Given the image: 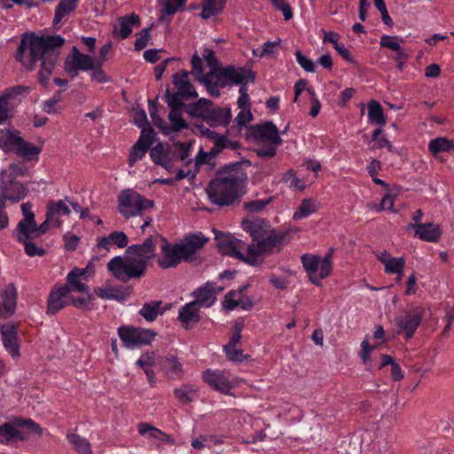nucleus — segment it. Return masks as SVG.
Returning a JSON list of instances; mask_svg holds the SVG:
<instances>
[{
	"instance_id": "bb28decb",
	"label": "nucleus",
	"mask_w": 454,
	"mask_h": 454,
	"mask_svg": "<svg viewBox=\"0 0 454 454\" xmlns=\"http://www.w3.org/2000/svg\"><path fill=\"white\" fill-rule=\"evenodd\" d=\"M242 228L249 233L254 241H259L271 229L269 223L260 218H247L242 221Z\"/></svg>"
},
{
	"instance_id": "a878e982",
	"label": "nucleus",
	"mask_w": 454,
	"mask_h": 454,
	"mask_svg": "<svg viewBox=\"0 0 454 454\" xmlns=\"http://www.w3.org/2000/svg\"><path fill=\"white\" fill-rule=\"evenodd\" d=\"M207 239L202 235H191L176 244L182 260L187 261L195 252L201 248Z\"/></svg>"
},
{
	"instance_id": "a19ab883",
	"label": "nucleus",
	"mask_w": 454,
	"mask_h": 454,
	"mask_svg": "<svg viewBox=\"0 0 454 454\" xmlns=\"http://www.w3.org/2000/svg\"><path fill=\"white\" fill-rule=\"evenodd\" d=\"M211 137L213 138L214 141V145L210 150V154L212 156H216L218 153H220L226 148L231 150H236L239 147V143L235 141H231L223 135H218L215 132H211Z\"/></svg>"
},
{
	"instance_id": "f03ea898",
	"label": "nucleus",
	"mask_w": 454,
	"mask_h": 454,
	"mask_svg": "<svg viewBox=\"0 0 454 454\" xmlns=\"http://www.w3.org/2000/svg\"><path fill=\"white\" fill-rule=\"evenodd\" d=\"M64 42L60 35L22 38L15 59L28 70L33 69L37 61H41L39 80L45 86L49 82Z\"/></svg>"
},
{
	"instance_id": "052dcab7",
	"label": "nucleus",
	"mask_w": 454,
	"mask_h": 454,
	"mask_svg": "<svg viewBox=\"0 0 454 454\" xmlns=\"http://www.w3.org/2000/svg\"><path fill=\"white\" fill-rule=\"evenodd\" d=\"M372 147L379 149L391 148L390 142L382 134V130L380 129H376L372 134Z\"/></svg>"
},
{
	"instance_id": "7c9ffc66",
	"label": "nucleus",
	"mask_w": 454,
	"mask_h": 454,
	"mask_svg": "<svg viewBox=\"0 0 454 454\" xmlns=\"http://www.w3.org/2000/svg\"><path fill=\"white\" fill-rule=\"evenodd\" d=\"M68 293L67 287H64L62 285L55 286L49 296V310L59 311L72 301L68 297Z\"/></svg>"
},
{
	"instance_id": "c03bdc74",
	"label": "nucleus",
	"mask_w": 454,
	"mask_h": 454,
	"mask_svg": "<svg viewBox=\"0 0 454 454\" xmlns=\"http://www.w3.org/2000/svg\"><path fill=\"white\" fill-rule=\"evenodd\" d=\"M28 168L22 162L12 163L0 172V179L15 180L18 177L27 176Z\"/></svg>"
},
{
	"instance_id": "6ab92c4d",
	"label": "nucleus",
	"mask_w": 454,
	"mask_h": 454,
	"mask_svg": "<svg viewBox=\"0 0 454 454\" xmlns=\"http://www.w3.org/2000/svg\"><path fill=\"white\" fill-rule=\"evenodd\" d=\"M17 323L0 324V333L3 345L13 357L20 356V345L18 343Z\"/></svg>"
},
{
	"instance_id": "ddd939ff",
	"label": "nucleus",
	"mask_w": 454,
	"mask_h": 454,
	"mask_svg": "<svg viewBox=\"0 0 454 454\" xmlns=\"http://www.w3.org/2000/svg\"><path fill=\"white\" fill-rule=\"evenodd\" d=\"M244 326L245 318L239 317L231 330L228 343L223 348V352L230 361L241 363L250 358V356L244 355L243 350L238 348L240 344L241 332L243 331Z\"/></svg>"
},
{
	"instance_id": "cd10ccee",
	"label": "nucleus",
	"mask_w": 454,
	"mask_h": 454,
	"mask_svg": "<svg viewBox=\"0 0 454 454\" xmlns=\"http://www.w3.org/2000/svg\"><path fill=\"white\" fill-rule=\"evenodd\" d=\"M71 210L67 200H50L47 204V220L54 221V226L59 227L61 223L59 217L62 215H69Z\"/></svg>"
},
{
	"instance_id": "e433bc0d",
	"label": "nucleus",
	"mask_w": 454,
	"mask_h": 454,
	"mask_svg": "<svg viewBox=\"0 0 454 454\" xmlns=\"http://www.w3.org/2000/svg\"><path fill=\"white\" fill-rule=\"evenodd\" d=\"M14 235L19 242L38 238L35 229V221L20 220L14 230Z\"/></svg>"
},
{
	"instance_id": "1a4fd4ad",
	"label": "nucleus",
	"mask_w": 454,
	"mask_h": 454,
	"mask_svg": "<svg viewBox=\"0 0 454 454\" xmlns=\"http://www.w3.org/2000/svg\"><path fill=\"white\" fill-rule=\"evenodd\" d=\"M86 274V269L74 268L67 274V284L62 286L67 287L68 292H79L86 294V297L73 299L72 302L77 309L90 310L94 309L92 307L93 298L90 294H89L88 286L83 282H82V279L85 280L87 278Z\"/></svg>"
},
{
	"instance_id": "c85d7f7f",
	"label": "nucleus",
	"mask_w": 454,
	"mask_h": 454,
	"mask_svg": "<svg viewBox=\"0 0 454 454\" xmlns=\"http://www.w3.org/2000/svg\"><path fill=\"white\" fill-rule=\"evenodd\" d=\"M160 366L168 380H180L184 376L183 364L174 355L163 357Z\"/></svg>"
},
{
	"instance_id": "ea45409f",
	"label": "nucleus",
	"mask_w": 454,
	"mask_h": 454,
	"mask_svg": "<svg viewBox=\"0 0 454 454\" xmlns=\"http://www.w3.org/2000/svg\"><path fill=\"white\" fill-rule=\"evenodd\" d=\"M41 152V147L35 146L31 143L26 142L20 138L14 153L26 160H37Z\"/></svg>"
},
{
	"instance_id": "338daca9",
	"label": "nucleus",
	"mask_w": 454,
	"mask_h": 454,
	"mask_svg": "<svg viewBox=\"0 0 454 454\" xmlns=\"http://www.w3.org/2000/svg\"><path fill=\"white\" fill-rule=\"evenodd\" d=\"M296 61L297 63L306 71L309 73L315 72V63L312 59L306 57L301 53V51H296L295 52Z\"/></svg>"
},
{
	"instance_id": "20e7f679",
	"label": "nucleus",
	"mask_w": 454,
	"mask_h": 454,
	"mask_svg": "<svg viewBox=\"0 0 454 454\" xmlns=\"http://www.w3.org/2000/svg\"><path fill=\"white\" fill-rule=\"evenodd\" d=\"M246 174L234 172L213 179L207 188V193L213 204L230 206L246 192Z\"/></svg>"
},
{
	"instance_id": "0eeeda50",
	"label": "nucleus",
	"mask_w": 454,
	"mask_h": 454,
	"mask_svg": "<svg viewBox=\"0 0 454 454\" xmlns=\"http://www.w3.org/2000/svg\"><path fill=\"white\" fill-rule=\"evenodd\" d=\"M253 137L262 146L255 149L261 158H272L277 153V147L283 143L278 128L271 121L255 125L251 131Z\"/></svg>"
},
{
	"instance_id": "4be33fe9",
	"label": "nucleus",
	"mask_w": 454,
	"mask_h": 454,
	"mask_svg": "<svg viewBox=\"0 0 454 454\" xmlns=\"http://www.w3.org/2000/svg\"><path fill=\"white\" fill-rule=\"evenodd\" d=\"M247 286H244L239 290L228 292L222 302L224 309L234 310L236 309H241L247 310L250 309L252 302L250 299L245 294Z\"/></svg>"
},
{
	"instance_id": "864d4df0",
	"label": "nucleus",
	"mask_w": 454,
	"mask_h": 454,
	"mask_svg": "<svg viewBox=\"0 0 454 454\" xmlns=\"http://www.w3.org/2000/svg\"><path fill=\"white\" fill-rule=\"evenodd\" d=\"M137 430L141 435L148 434L150 438L158 439L160 441H166L168 438L167 434L147 423H139L137 426Z\"/></svg>"
},
{
	"instance_id": "aec40b11",
	"label": "nucleus",
	"mask_w": 454,
	"mask_h": 454,
	"mask_svg": "<svg viewBox=\"0 0 454 454\" xmlns=\"http://www.w3.org/2000/svg\"><path fill=\"white\" fill-rule=\"evenodd\" d=\"M149 153L155 164L160 165L170 173L175 171L171 145L160 143L153 146Z\"/></svg>"
},
{
	"instance_id": "dca6fc26",
	"label": "nucleus",
	"mask_w": 454,
	"mask_h": 454,
	"mask_svg": "<svg viewBox=\"0 0 454 454\" xmlns=\"http://www.w3.org/2000/svg\"><path fill=\"white\" fill-rule=\"evenodd\" d=\"M29 192L27 185L16 180L0 179V199L5 201L18 203L24 200Z\"/></svg>"
},
{
	"instance_id": "bf43d9fd",
	"label": "nucleus",
	"mask_w": 454,
	"mask_h": 454,
	"mask_svg": "<svg viewBox=\"0 0 454 454\" xmlns=\"http://www.w3.org/2000/svg\"><path fill=\"white\" fill-rule=\"evenodd\" d=\"M163 6V12L171 15L176 13L182 6L184 5L186 0H160Z\"/></svg>"
},
{
	"instance_id": "39448f33",
	"label": "nucleus",
	"mask_w": 454,
	"mask_h": 454,
	"mask_svg": "<svg viewBox=\"0 0 454 454\" xmlns=\"http://www.w3.org/2000/svg\"><path fill=\"white\" fill-rule=\"evenodd\" d=\"M43 429L32 419L16 416L9 422L0 424V444L27 442L32 434L42 435Z\"/></svg>"
},
{
	"instance_id": "7ed1b4c3",
	"label": "nucleus",
	"mask_w": 454,
	"mask_h": 454,
	"mask_svg": "<svg viewBox=\"0 0 454 454\" xmlns=\"http://www.w3.org/2000/svg\"><path fill=\"white\" fill-rule=\"evenodd\" d=\"M227 285L215 281H207L203 286L193 292V301L184 306L176 307L177 301L163 302L162 301H151L145 302L139 312H166L177 309L178 312H198L202 309H208L216 301L215 293L222 292Z\"/></svg>"
},
{
	"instance_id": "9b49d317",
	"label": "nucleus",
	"mask_w": 454,
	"mask_h": 454,
	"mask_svg": "<svg viewBox=\"0 0 454 454\" xmlns=\"http://www.w3.org/2000/svg\"><path fill=\"white\" fill-rule=\"evenodd\" d=\"M118 335L126 348L134 349L150 345L157 333L150 329L122 325L118 328Z\"/></svg>"
},
{
	"instance_id": "09e8293b",
	"label": "nucleus",
	"mask_w": 454,
	"mask_h": 454,
	"mask_svg": "<svg viewBox=\"0 0 454 454\" xmlns=\"http://www.w3.org/2000/svg\"><path fill=\"white\" fill-rule=\"evenodd\" d=\"M317 209L318 205L316 200L312 199H304L301 200L300 206L294 212L293 218L294 220L306 218L317 212Z\"/></svg>"
},
{
	"instance_id": "393cba45",
	"label": "nucleus",
	"mask_w": 454,
	"mask_h": 454,
	"mask_svg": "<svg viewBox=\"0 0 454 454\" xmlns=\"http://www.w3.org/2000/svg\"><path fill=\"white\" fill-rule=\"evenodd\" d=\"M201 115L203 120L213 127L227 126L231 120V112L229 107L207 109Z\"/></svg>"
},
{
	"instance_id": "4c0bfd02",
	"label": "nucleus",
	"mask_w": 454,
	"mask_h": 454,
	"mask_svg": "<svg viewBox=\"0 0 454 454\" xmlns=\"http://www.w3.org/2000/svg\"><path fill=\"white\" fill-rule=\"evenodd\" d=\"M429 153L436 157L441 153L454 152V139L446 137L434 138L428 143Z\"/></svg>"
},
{
	"instance_id": "b1692460",
	"label": "nucleus",
	"mask_w": 454,
	"mask_h": 454,
	"mask_svg": "<svg viewBox=\"0 0 454 454\" xmlns=\"http://www.w3.org/2000/svg\"><path fill=\"white\" fill-rule=\"evenodd\" d=\"M160 249L161 254L158 258V263L161 268L176 267L182 261L176 244H170L166 239H162Z\"/></svg>"
},
{
	"instance_id": "13d9d810",
	"label": "nucleus",
	"mask_w": 454,
	"mask_h": 454,
	"mask_svg": "<svg viewBox=\"0 0 454 454\" xmlns=\"http://www.w3.org/2000/svg\"><path fill=\"white\" fill-rule=\"evenodd\" d=\"M102 65V61H99V59H98L96 65H94V67L89 71L90 72V77L92 80L99 83H106L109 82L110 79L108 75L106 74V72L103 70Z\"/></svg>"
},
{
	"instance_id": "680f3d73",
	"label": "nucleus",
	"mask_w": 454,
	"mask_h": 454,
	"mask_svg": "<svg viewBox=\"0 0 454 454\" xmlns=\"http://www.w3.org/2000/svg\"><path fill=\"white\" fill-rule=\"evenodd\" d=\"M395 200V194H392L390 192L386 193L381 200V203L380 206L371 207V208H374L375 211L379 212L381 210H389L391 212H395L394 204Z\"/></svg>"
},
{
	"instance_id": "4d7b16f0",
	"label": "nucleus",
	"mask_w": 454,
	"mask_h": 454,
	"mask_svg": "<svg viewBox=\"0 0 454 454\" xmlns=\"http://www.w3.org/2000/svg\"><path fill=\"white\" fill-rule=\"evenodd\" d=\"M148 149L146 145H142L141 142H137L131 148L128 160L129 166L133 167L136 162L142 160Z\"/></svg>"
},
{
	"instance_id": "79ce46f5",
	"label": "nucleus",
	"mask_w": 454,
	"mask_h": 454,
	"mask_svg": "<svg viewBox=\"0 0 454 454\" xmlns=\"http://www.w3.org/2000/svg\"><path fill=\"white\" fill-rule=\"evenodd\" d=\"M227 0H205L202 4L200 16L204 20H208L221 13L225 6Z\"/></svg>"
},
{
	"instance_id": "6e6552de",
	"label": "nucleus",
	"mask_w": 454,
	"mask_h": 454,
	"mask_svg": "<svg viewBox=\"0 0 454 454\" xmlns=\"http://www.w3.org/2000/svg\"><path fill=\"white\" fill-rule=\"evenodd\" d=\"M302 265L308 273L309 280L317 285H321V280L327 278L333 270V249H330L324 256L306 254L301 256Z\"/></svg>"
},
{
	"instance_id": "49530a36",
	"label": "nucleus",
	"mask_w": 454,
	"mask_h": 454,
	"mask_svg": "<svg viewBox=\"0 0 454 454\" xmlns=\"http://www.w3.org/2000/svg\"><path fill=\"white\" fill-rule=\"evenodd\" d=\"M17 303V290L13 284L8 285L2 294V306L5 312H14Z\"/></svg>"
},
{
	"instance_id": "a18cd8bd",
	"label": "nucleus",
	"mask_w": 454,
	"mask_h": 454,
	"mask_svg": "<svg viewBox=\"0 0 454 454\" xmlns=\"http://www.w3.org/2000/svg\"><path fill=\"white\" fill-rule=\"evenodd\" d=\"M20 138L11 130H0V147L5 152H14Z\"/></svg>"
},
{
	"instance_id": "0e129e2a",
	"label": "nucleus",
	"mask_w": 454,
	"mask_h": 454,
	"mask_svg": "<svg viewBox=\"0 0 454 454\" xmlns=\"http://www.w3.org/2000/svg\"><path fill=\"white\" fill-rule=\"evenodd\" d=\"M271 4L277 10L280 11L283 13V16L286 20H289L293 18V11L289 4L286 0H270Z\"/></svg>"
},
{
	"instance_id": "3c124183",
	"label": "nucleus",
	"mask_w": 454,
	"mask_h": 454,
	"mask_svg": "<svg viewBox=\"0 0 454 454\" xmlns=\"http://www.w3.org/2000/svg\"><path fill=\"white\" fill-rule=\"evenodd\" d=\"M377 259L384 265L385 272L397 273V259L391 256L386 250L374 253Z\"/></svg>"
},
{
	"instance_id": "9d476101",
	"label": "nucleus",
	"mask_w": 454,
	"mask_h": 454,
	"mask_svg": "<svg viewBox=\"0 0 454 454\" xmlns=\"http://www.w3.org/2000/svg\"><path fill=\"white\" fill-rule=\"evenodd\" d=\"M118 203L119 211L125 218L138 215L153 207L152 200L131 189L124 190L120 193Z\"/></svg>"
},
{
	"instance_id": "37998d69",
	"label": "nucleus",
	"mask_w": 454,
	"mask_h": 454,
	"mask_svg": "<svg viewBox=\"0 0 454 454\" xmlns=\"http://www.w3.org/2000/svg\"><path fill=\"white\" fill-rule=\"evenodd\" d=\"M67 439L78 454H92L91 444L86 438L75 433H68Z\"/></svg>"
},
{
	"instance_id": "412c9836",
	"label": "nucleus",
	"mask_w": 454,
	"mask_h": 454,
	"mask_svg": "<svg viewBox=\"0 0 454 454\" xmlns=\"http://www.w3.org/2000/svg\"><path fill=\"white\" fill-rule=\"evenodd\" d=\"M407 230H413L415 237L427 242H438L442 234L441 226L433 223H410Z\"/></svg>"
},
{
	"instance_id": "f8f14e48",
	"label": "nucleus",
	"mask_w": 454,
	"mask_h": 454,
	"mask_svg": "<svg viewBox=\"0 0 454 454\" xmlns=\"http://www.w3.org/2000/svg\"><path fill=\"white\" fill-rule=\"evenodd\" d=\"M173 83L175 86V92H170L168 90L165 93V98L168 105H176L177 102H182L183 99L194 98L198 94L189 81V73L181 71L173 76Z\"/></svg>"
},
{
	"instance_id": "2eb2a0df",
	"label": "nucleus",
	"mask_w": 454,
	"mask_h": 454,
	"mask_svg": "<svg viewBox=\"0 0 454 454\" xmlns=\"http://www.w3.org/2000/svg\"><path fill=\"white\" fill-rule=\"evenodd\" d=\"M27 93L22 86L12 87L0 93V124L4 123L12 115V109L20 101V96Z\"/></svg>"
},
{
	"instance_id": "5701e85b",
	"label": "nucleus",
	"mask_w": 454,
	"mask_h": 454,
	"mask_svg": "<svg viewBox=\"0 0 454 454\" xmlns=\"http://www.w3.org/2000/svg\"><path fill=\"white\" fill-rule=\"evenodd\" d=\"M287 232L270 229L265 236L260 239L261 247L265 253L279 251L286 244Z\"/></svg>"
},
{
	"instance_id": "774afa93",
	"label": "nucleus",
	"mask_w": 454,
	"mask_h": 454,
	"mask_svg": "<svg viewBox=\"0 0 454 454\" xmlns=\"http://www.w3.org/2000/svg\"><path fill=\"white\" fill-rule=\"evenodd\" d=\"M32 240L33 239H27V241L20 242L24 246L25 253L30 257L43 256L45 254L44 249L35 246V244L33 243Z\"/></svg>"
},
{
	"instance_id": "2f4dec72",
	"label": "nucleus",
	"mask_w": 454,
	"mask_h": 454,
	"mask_svg": "<svg viewBox=\"0 0 454 454\" xmlns=\"http://www.w3.org/2000/svg\"><path fill=\"white\" fill-rule=\"evenodd\" d=\"M129 244V238L123 231H113L106 237L98 239V248L109 250L111 246H116L119 248H124Z\"/></svg>"
},
{
	"instance_id": "f704fd0d",
	"label": "nucleus",
	"mask_w": 454,
	"mask_h": 454,
	"mask_svg": "<svg viewBox=\"0 0 454 454\" xmlns=\"http://www.w3.org/2000/svg\"><path fill=\"white\" fill-rule=\"evenodd\" d=\"M79 0H60L55 9L53 19L54 26L62 25L68 19L69 14L75 10Z\"/></svg>"
},
{
	"instance_id": "72a5a7b5",
	"label": "nucleus",
	"mask_w": 454,
	"mask_h": 454,
	"mask_svg": "<svg viewBox=\"0 0 454 454\" xmlns=\"http://www.w3.org/2000/svg\"><path fill=\"white\" fill-rule=\"evenodd\" d=\"M263 254L265 252L262 249L260 241H256V244L253 243L248 246L245 244V249H240L238 259L249 265H257L260 262L261 255Z\"/></svg>"
},
{
	"instance_id": "c756f323",
	"label": "nucleus",
	"mask_w": 454,
	"mask_h": 454,
	"mask_svg": "<svg viewBox=\"0 0 454 454\" xmlns=\"http://www.w3.org/2000/svg\"><path fill=\"white\" fill-rule=\"evenodd\" d=\"M139 24V17L135 13L121 17L118 20V25L114 28V34L120 39H125L130 35L133 28L138 27Z\"/></svg>"
},
{
	"instance_id": "5fc2aeb1",
	"label": "nucleus",
	"mask_w": 454,
	"mask_h": 454,
	"mask_svg": "<svg viewBox=\"0 0 454 454\" xmlns=\"http://www.w3.org/2000/svg\"><path fill=\"white\" fill-rule=\"evenodd\" d=\"M173 154L174 164L177 161L189 163L191 160H188L190 146L184 143H176L171 145Z\"/></svg>"
},
{
	"instance_id": "423d86ee",
	"label": "nucleus",
	"mask_w": 454,
	"mask_h": 454,
	"mask_svg": "<svg viewBox=\"0 0 454 454\" xmlns=\"http://www.w3.org/2000/svg\"><path fill=\"white\" fill-rule=\"evenodd\" d=\"M107 269L115 278L127 282L143 276L146 267L142 259L129 254V250L126 249L122 256H115L108 262Z\"/></svg>"
},
{
	"instance_id": "6e6d98bb",
	"label": "nucleus",
	"mask_w": 454,
	"mask_h": 454,
	"mask_svg": "<svg viewBox=\"0 0 454 454\" xmlns=\"http://www.w3.org/2000/svg\"><path fill=\"white\" fill-rule=\"evenodd\" d=\"M149 103V114L153 120V124L159 128L162 133L166 136L170 135V129L164 123V121L159 116L157 106L153 103L152 100Z\"/></svg>"
},
{
	"instance_id": "4468645a",
	"label": "nucleus",
	"mask_w": 454,
	"mask_h": 454,
	"mask_svg": "<svg viewBox=\"0 0 454 454\" xmlns=\"http://www.w3.org/2000/svg\"><path fill=\"white\" fill-rule=\"evenodd\" d=\"M98 59L91 55L82 53L74 46L66 58L64 68L69 76L74 78L80 71L88 72L90 70L96 65Z\"/></svg>"
},
{
	"instance_id": "c9c22d12",
	"label": "nucleus",
	"mask_w": 454,
	"mask_h": 454,
	"mask_svg": "<svg viewBox=\"0 0 454 454\" xmlns=\"http://www.w3.org/2000/svg\"><path fill=\"white\" fill-rule=\"evenodd\" d=\"M171 108L168 114V119L171 122L170 134L173 131H180L187 128V123L183 118V108L184 106L183 102H177L176 105H168Z\"/></svg>"
},
{
	"instance_id": "603ef678",
	"label": "nucleus",
	"mask_w": 454,
	"mask_h": 454,
	"mask_svg": "<svg viewBox=\"0 0 454 454\" xmlns=\"http://www.w3.org/2000/svg\"><path fill=\"white\" fill-rule=\"evenodd\" d=\"M95 294L101 298L102 300H116L121 301L123 300V294L118 288H115L112 286H106L103 287L97 288L95 290Z\"/></svg>"
},
{
	"instance_id": "58836bf2",
	"label": "nucleus",
	"mask_w": 454,
	"mask_h": 454,
	"mask_svg": "<svg viewBox=\"0 0 454 454\" xmlns=\"http://www.w3.org/2000/svg\"><path fill=\"white\" fill-rule=\"evenodd\" d=\"M197 387L192 384H184L174 389V396L182 405H187L195 400Z\"/></svg>"
},
{
	"instance_id": "473e14b6",
	"label": "nucleus",
	"mask_w": 454,
	"mask_h": 454,
	"mask_svg": "<svg viewBox=\"0 0 454 454\" xmlns=\"http://www.w3.org/2000/svg\"><path fill=\"white\" fill-rule=\"evenodd\" d=\"M129 254H133L138 259H142L144 264L146 266L148 260L153 258L155 254V246L152 238H147L141 245H133L127 248Z\"/></svg>"
},
{
	"instance_id": "8fccbe9b",
	"label": "nucleus",
	"mask_w": 454,
	"mask_h": 454,
	"mask_svg": "<svg viewBox=\"0 0 454 454\" xmlns=\"http://www.w3.org/2000/svg\"><path fill=\"white\" fill-rule=\"evenodd\" d=\"M419 322L420 317L419 314H407L406 318L399 324V334L404 333L407 339L411 338Z\"/></svg>"
},
{
	"instance_id": "69168bd1",
	"label": "nucleus",
	"mask_w": 454,
	"mask_h": 454,
	"mask_svg": "<svg viewBox=\"0 0 454 454\" xmlns=\"http://www.w3.org/2000/svg\"><path fill=\"white\" fill-rule=\"evenodd\" d=\"M270 201L271 198L267 200H255L245 203L244 207L248 213H256L262 211Z\"/></svg>"
},
{
	"instance_id": "f257e3e1",
	"label": "nucleus",
	"mask_w": 454,
	"mask_h": 454,
	"mask_svg": "<svg viewBox=\"0 0 454 454\" xmlns=\"http://www.w3.org/2000/svg\"><path fill=\"white\" fill-rule=\"evenodd\" d=\"M192 74L207 87L209 94L214 97L220 95V88L229 84H240L238 106L239 108L250 107L247 83L253 82L254 76L249 70L243 67H221L215 52L209 48L203 50L202 59L195 53L192 58Z\"/></svg>"
},
{
	"instance_id": "de8ad7c7",
	"label": "nucleus",
	"mask_w": 454,
	"mask_h": 454,
	"mask_svg": "<svg viewBox=\"0 0 454 454\" xmlns=\"http://www.w3.org/2000/svg\"><path fill=\"white\" fill-rule=\"evenodd\" d=\"M368 121L370 123L379 126H382L386 122L383 108L376 100H371L368 103Z\"/></svg>"
},
{
	"instance_id": "e2e57ef3",
	"label": "nucleus",
	"mask_w": 454,
	"mask_h": 454,
	"mask_svg": "<svg viewBox=\"0 0 454 454\" xmlns=\"http://www.w3.org/2000/svg\"><path fill=\"white\" fill-rule=\"evenodd\" d=\"M150 30L151 27H146L137 35V39L134 44L136 51H141L147 46L151 39Z\"/></svg>"
},
{
	"instance_id": "a211bd4d",
	"label": "nucleus",
	"mask_w": 454,
	"mask_h": 454,
	"mask_svg": "<svg viewBox=\"0 0 454 454\" xmlns=\"http://www.w3.org/2000/svg\"><path fill=\"white\" fill-rule=\"evenodd\" d=\"M213 232L216 245L223 254L238 258L240 254V249H245V242L234 236L217 230H213Z\"/></svg>"
},
{
	"instance_id": "f3484780",
	"label": "nucleus",
	"mask_w": 454,
	"mask_h": 454,
	"mask_svg": "<svg viewBox=\"0 0 454 454\" xmlns=\"http://www.w3.org/2000/svg\"><path fill=\"white\" fill-rule=\"evenodd\" d=\"M202 379L214 390L225 395H231L235 386L230 374L221 370L207 369L202 372Z\"/></svg>"
}]
</instances>
